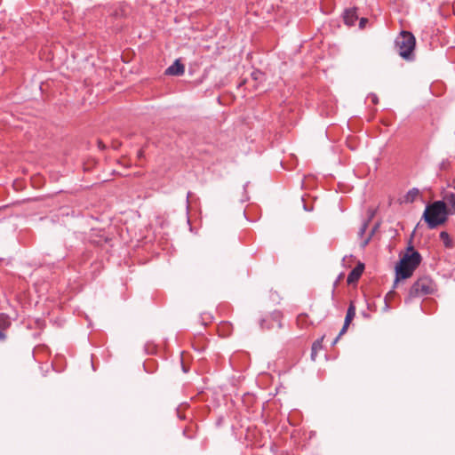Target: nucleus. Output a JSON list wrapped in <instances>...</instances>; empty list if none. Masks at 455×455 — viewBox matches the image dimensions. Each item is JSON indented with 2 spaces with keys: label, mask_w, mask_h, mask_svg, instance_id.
Here are the masks:
<instances>
[{
  "label": "nucleus",
  "mask_w": 455,
  "mask_h": 455,
  "mask_svg": "<svg viewBox=\"0 0 455 455\" xmlns=\"http://www.w3.org/2000/svg\"><path fill=\"white\" fill-rule=\"evenodd\" d=\"M343 19L347 26H353L358 19L356 10L355 8L347 9L344 12Z\"/></svg>",
  "instance_id": "9"
},
{
  "label": "nucleus",
  "mask_w": 455,
  "mask_h": 455,
  "mask_svg": "<svg viewBox=\"0 0 455 455\" xmlns=\"http://www.w3.org/2000/svg\"><path fill=\"white\" fill-rule=\"evenodd\" d=\"M142 156H143V151H142V150H140V151L138 152V157H139V158H140V157H142Z\"/></svg>",
  "instance_id": "20"
},
{
  "label": "nucleus",
  "mask_w": 455,
  "mask_h": 455,
  "mask_svg": "<svg viewBox=\"0 0 455 455\" xmlns=\"http://www.w3.org/2000/svg\"><path fill=\"white\" fill-rule=\"evenodd\" d=\"M449 216V210L443 201H435L426 206L423 213V220L428 228L434 229L443 225Z\"/></svg>",
  "instance_id": "1"
},
{
  "label": "nucleus",
  "mask_w": 455,
  "mask_h": 455,
  "mask_svg": "<svg viewBox=\"0 0 455 455\" xmlns=\"http://www.w3.org/2000/svg\"><path fill=\"white\" fill-rule=\"evenodd\" d=\"M419 190L418 188H412L409 190L406 195L403 196L404 203H412L419 196Z\"/></svg>",
  "instance_id": "12"
},
{
  "label": "nucleus",
  "mask_w": 455,
  "mask_h": 455,
  "mask_svg": "<svg viewBox=\"0 0 455 455\" xmlns=\"http://www.w3.org/2000/svg\"><path fill=\"white\" fill-rule=\"evenodd\" d=\"M6 329L0 330V340H4L6 339V335L4 333Z\"/></svg>",
  "instance_id": "16"
},
{
  "label": "nucleus",
  "mask_w": 455,
  "mask_h": 455,
  "mask_svg": "<svg viewBox=\"0 0 455 455\" xmlns=\"http://www.w3.org/2000/svg\"><path fill=\"white\" fill-rule=\"evenodd\" d=\"M371 100L373 104H378L379 102V99L375 94L371 95Z\"/></svg>",
  "instance_id": "18"
},
{
  "label": "nucleus",
  "mask_w": 455,
  "mask_h": 455,
  "mask_svg": "<svg viewBox=\"0 0 455 455\" xmlns=\"http://www.w3.org/2000/svg\"><path fill=\"white\" fill-rule=\"evenodd\" d=\"M364 269V265L363 263H358L356 267L352 269V271L348 274L347 282L348 284H352L358 281L361 277Z\"/></svg>",
  "instance_id": "7"
},
{
  "label": "nucleus",
  "mask_w": 455,
  "mask_h": 455,
  "mask_svg": "<svg viewBox=\"0 0 455 455\" xmlns=\"http://www.w3.org/2000/svg\"><path fill=\"white\" fill-rule=\"evenodd\" d=\"M367 227H368V224L367 223H363L359 230V235L360 236H363V234L365 233L366 229H367Z\"/></svg>",
  "instance_id": "15"
},
{
  "label": "nucleus",
  "mask_w": 455,
  "mask_h": 455,
  "mask_svg": "<svg viewBox=\"0 0 455 455\" xmlns=\"http://www.w3.org/2000/svg\"><path fill=\"white\" fill-rule=\"evenodd\" d=\"M420 254L412 246H410L395 267L396 281L409 278L420 264Z\"/></svg>",
  "instance_id": "2"
},
{
  "label": "nucleus",
  "mask_w": 455,
  "mask_h": 455,
  "mask_svg": "<svg viewBox=\"0 0 455 455\" xmlns=\"http://www.w3.org/2000/svg\"><path fill=\"white\" fill-rule=\"evenodd\" d=\"M304 316H299L298 317V321H300V319H302Z\"/></svg>",
  "instance_id": "21"
},
{
  "label": "nucleus",
  "mask_w": 455,
  "mask_h": 455,
  "mask_svg": "<svg viewBox=\"0 0 455 455\" xmlns=\"http://www.w3.org/2000/svg\"><path fill=\"white\" fill-rule=\"evenodd\" d=\"M322 347V344L320 340H316L312 345V353H311V358L313 360L315 359L317 350Z\"/></svg>",
  "instance_id": "14"
},
{
  "label": "nucleus",
  "mask_w": 455,
  "mask_h": 455,
  "mask_svg": "<svg viewBox=\"0 0 455 455\" xmlns=\"http://www.w3.org/2000/svg\"><path fill=\"white\" fill-rule=\"evenodd\" d=\"M367 21H368V20H367V19H365V18H362V19L360 20V22H359V26H360V28H364V26H365V23H366Z\"/></svg>",
  "instance_id": "17"
},
{
  "label": "nucleus",
  "mask_w": 455,
  "mask_h": 455,
  "mask_svg": "<svg viewBox=\"0 0 455 455\" xmlns=\"http://www.w3.org/2000/svg\"><path fill=\"white\" fill-rule=\"evenodd\" d=\"M415 37L408 31H402L395 39V46L399 55L405 60H410L415 48Z\"/></svg>",
  "instance_id": "3"
},
{
  "label": "nucleus",
  "mask_w": 455,
  "mask_h": 455,
  "mask_svg": "<svg viewBox=\"0 0 455 455\" xmlns=\"http://www.w3.org/2000/svg\"><path fill=\"white\" fill-rule=\"evenodd\" d=\"M440 238L446 248H451L453 246L452 240L451 239L449 234L446 231H442L440 233Z\"/></svg>",
  "instance_id": "13"
},
{
  "label": "nucleus",
  "mask_w": 455,
  "mask_h": 455,
  "mask_svg": "<svg viewBox=\"0 0 455 455\" xmlns=\"http://www.w3.org/2000/svg\"><path fill=\"white\" fill-rule=\"evenodd\" d=\"M435 289V285L430 278L421 277L411 287L409 299L431 294L434 292Z\"/></svg>",
  "instance_id": "4"
},
{
  "label": "nucleus",
  "mask_w": 455,
  "mask_h": 455,
  "mask_svg": "<svg viewBox=\"0 0 455 455\" xmlns=\"http://www.w3.org/2000/svg\"><path fill=\"white\" fill-rule=\"evenodd\" d=\"M14 319L12 315L7 313H0V330L8 329L12 325V321Z\"/></svg>",
  "instance_id": "10"
},
{
  "label": "nucleus",
  "mask_w": 455,
  "mask_h": 455,
  "mask_svg": "<svg viewBox=\"0 0 455 455\" xmlns=\"http://www.w3.org/2000/svg\"><path fill=\"white\" fill-rule=\"evenodd\" d=\"M449 210V215L455 213V194H447L444 196V201Z\"/></svg>",
  "instance_id": "11"
},
{
  "label": "nucleus",
  "mask_w": 455,
  "mask_h": 455,
  "mask_svg": "<svg viewBox=\"0 0 455 455\" xmlns=\"http://www.w3.org/2000/svg\"><path fill=\"white\" fill-rule=\"evenodd\" d=\"M282 314L275 311L260 320V327L263 330L280 329L282 327Z\"/></svg>",
  "instance_id": "5"
},
{
  "label": "nucleus",
  "mask_w": 455,
  "mask_h": 455,
  "mask_svg": "<svg viewBox=\"0 0 455 455\" xmlns=\"http://www.w3.org/2000/svg\"><path fill=\"white\" fill-rule=\"evenodd\" d=\"M370 239H371V235L368 236L365 240H363L362 243V247H365L368 244Z\"/></svg>",
  "instance_id": "19"
},
{
  "label": "nucleus",
  "mask_w": 455,
  "mask_h": 455,
  "mask_svg": "<svg viewBox=\"0 0 455 455\" xmlns=\"http://www.w3.org/2000/svg\"><path fill=\"white\" fill-rule=\"evenodd\" d=\"M355 315V307L354 305L353 302L350 303L348 308H347V315H346V317H345V321H344V325L342 327V329L340 330L339 333V336L337 337V339L334 340V343L337 342L338 339L342 336L343 334L346 333L349 324L351 323V322L353 321L354 317Z\"/></svg>",
  "instance_id": "6"
},
{
  "label": "nucleus",
  "mask_w": 455,
  "mask_h": 455,
  "mask_svg": "<svg viewBox=\"0 0 455 455\" xmlns=\"http://www.w3.org/2000/svg\"><path fill=\"white\" fill-rule=\"evenodd\" d=\"M184 72L185 67L180 62V60H176L165 70V74L168 76H181Z\"/></svg>",
  "instance_id": "8"
}]
</instances>
